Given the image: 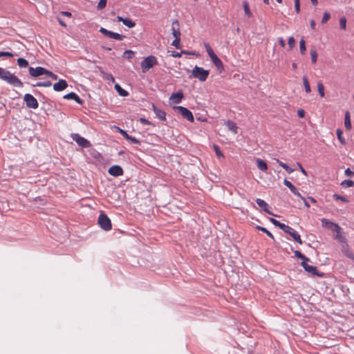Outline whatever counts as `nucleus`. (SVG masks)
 Instances as JSON below:
<instances>
[{"label": "nucleus", "instance_id": "obj_58", "mask_svg": "<svg viewBox=\"0 0 354 354\" xmlns=\"http://www.w3.org/2000/svg\"><path fill=\"white\" fill-rule=\"evenodd\" d=\"M295 256L297 257L298 259L302 258L303 254L299 252V250L294 251Z\"/></svg>", "mask_w": 354, "mask_h": 354}, {"label": "nucleus", "instance_id": "obj_39", "mask_svg": "<svg viewBox=\"0 0 354 354\" xmlns=\"http://www.w3.org/2000/svg\"><path fill=\"white\" fill-rule=\"evenodd\" d=\"M256 228L258 229L259 230L266 233L270 238L274 239L272 234L270 231H268L266 228H265L263 227L259 226V225H257L256 227Z\"/></svg>", "mask_w": 354, "mask_h": 354}, {"label": "nucleus", "instance_id": "obj_9", "mask_svg": "<svg viewBox=\"0 0 354 354\" xmlns=\"http://www.w3.org/2000/svg\"><path fill=\"white\" fill-rule=\"evenodd\" d=\"M301 266L304 268V270L312 276L323 277L324 273L318 271L317 268L313 266H310L306 262H301Z\"/></svg>", "mask_w": 354, "mask_h": 354}, {"label": "nucleus", "instance_id": "obj_28", "mask_svg": "<svg viewBox=\"0 0 354 354\" xmlns=\"http://www.w3.org/2000/svg\"><path fill=\"white\" fill-rule=\"evenodd\" d=\"M277 162H278V164L281 167H283L284 169H286V171L288 173V174H291L294 171V169L290 168L287 164L280 161L278 159H276Z\"/></svg>", "mask_w": 354, "mask_h": 354}, {"label": "nucleus", "instance_id": "obj_20", "mask_svg": "<svg viewBox=\"0 0 354 354\" xmlns=\"http://www.w3.org/2000/svg\"><path fill=\"white\" fill-rule=\"evenodd\" d=\"M341 250L343 252L344 254H345L346 257L353 259V254L349 250L348 245L346 243V241L345 242L342 243V248Z\"/></svg>", "mask_w": 354, "mask_h": 354}, {"label": "nucleus", "instance_id": "obj_43", "mask_svg": "<svg viewBox=\"0 0 354 354\" xmlns=\"http://www.w3.org/2000/svg\"><path fill=\"white\" fill-rule=\"evenodd\" d=\"M213 148L215 151V153L216 154V156L218 158H224V156H223V153L221 152V151L220 150V148L218 145H214Z\"/></svg>", "mask_w": 354, "mask_h": 354}, {"label": "nucleus", "instance_id": "obj_59", "mask_svg": "<svg viewBox=\"0 0 354 354\" xmlns=\"http://www.w3.org/2000/svg\"><path fill=\"white\" fill-rule=\"evenodd\" d=\"M140 122L144 124H151V122L149 120H147V119H145L144 118H140Z\"/></svg>", "mask_w": 354, "mask_h": 354}, {"label": "nucleus", "instance_id": "obj_13", "mask_svg": "<svg viewBox=\"0 0 354 354\" xmlns=\"http://www.w3.org/2000/svg\"><path fill=\"white\" fill-rule=\"evenodd\" d=\"M109 174L113 176L118 177L123 175V169L119 165L111 166L108 171Z\"/></svg>", "mask_w": 354, "mask_h": 354}, {"label": "nucleus", "instance_id": "obj_62", "mask_svg": "<svg viewBox=\"0 0 354 354\" xmlns=\"http://www.w3.org/2000/svg\"><path fill=\"white\" fill-rule=\"evenodd\" d=\"M299 197L304 202L305 206H306L307 207H310L309 203L303 196L301 195V196Z\"/></svg>", "mask_w": 354, "mask_h": 354}, {"label": "nucleus", "instance_id": "obj_6", "mask_svg": "<svg viewBox=\"0 0 354 354\" xmlns=\"http://www.w3.org/2000/svg\"><path fill=\"white\" fill-rule=\"evenodd\" d=\"M173 109L176 111H178V112L185 119H187L188 121L193 122L194 120V115L192 113L187 109L185 107L181 106H174Z\"/></svg>", "mask_w": 354, "mask_h": 354}, {"label": "nucleus", "instance_id": "obj_33", "mask_svg": "<svg viewBox=\"0 0 354 354\" xmlns=\"http://www.w3.org/2000/svg\"><path fill=\"white\" fill-rule=\"evenodd\" d=\"M310 57H311V61L313 64H315L317 62L318 54L315 49L310 50Z\"/></svg>", "mask_w": 354, "mask_h": 354}, {"label": "nucleus", "instance_id": "obj_38", "mask_svg": "<svg viewBox=\"0 0 354 354\" xmlns=\"http://www.w3.org/2000/svg\"><path fill=\"white\" fill-rule=\"evenodd\" d=\"M317 90L321 97L324 96V86L321 82L317 83Z\"/></svg>", "mask_w": 354, "mask_h": 354}, {"label": "nucleus", "instance_id": "obj_11", "mask_svg": "<svg viewBox=\"0 0 354 354\" xmlns=\"http://www.w3.org/2000/svg\"><path fill=\"white\" fill-rule=\"evenodd\" d=\"M28 72L32 77H37L42 75H46L47 70L41 66L36 68L29 67Z\"/></svg>", "mask_w": 354, "mask_h": 354}, {"label": "nucleus", "instance_id": "obj_51", "mask_svg": "<svg viewBox=\"0 0 354 354\" xmlns=\"http://www.w3.org/2000/svg\"><path fill=\"white\" fill-rule=\"evenodd\" d=\"M46 75L52 78L53 80H57L58 78V76L56 74H54L53 73L48 70Z\"/></svg>", "mask_w": 354, "mask_h": 354}, {"label": "nucleus", "instance_id": "obj_50", "mask_svg": "<svg viewBox=\"0 0 354 354\" xmlns=\"http://www.w3.org/2000/svg\"><path fill=\"white\" fill-rule=\"evenodd\" d=\"M295 40L292 37H289L288 39V46L290 49H292L295 46Z\"/></svg>", "mask_w": 354, "mask_h": 354}, {"label": "nucleus", "instance_id": "obj_27", "mask_svg": "<svg viewBox=\"0 0 354 354\" xmlns=\"http://www.w3.org/2000/svg\"><path fill=\"white\" fill-rule=\"evenodd\" d=\"M303 84L305 88V91L306 93H309L311 91L310 86L308 80V77L306 76H303L302 77Z\"/></svg>", "mask_w": 354, "mask_h": 354}, {"label": "nucleus", "instance_id": "obj_17", "mask_svg": "<svg viewBox=\"0 0 354 354\" xmlns=\"http://www.w3.org/2000/svg\"><path fill=\"white\" fill-rule=\"evenodd\" d=\"M64 98L66 100H73L80 104H82L83 103V100L75 93L73 92H71L65 95Z\"/></svg>", "mask_w": 354, "mask_h": 354}, {"label": "nucleus", "instance_id": "obj_47", "mask_svg": "<svg viewBox=\"0 0 354 354\" xmlns=\"http://www.w3.org/2000/svg\"><path fill=\"white\" fill-rule=\"evenodd\" d=\"M339 26L340 28L345 30L346 27V19L345 17H342L339 20Z\"/></svg>", "mask_w": 354, "mask_h": 354}, {"label": "nucleus", "instance_id": "obj_35", "mask_svg": "<svg viewBox=\"0 0 354 354\" xmlns=\"http://www.w3.org/2000/svg\"><path fill=\"white\" fill-rule=\"evenodd\" d=\"M51 82L50 81L46 82H38L37 84H34L33 86H38V87H49L51 86Z\"/></svg>", "mask_w": 354, "mask_h": 354}, {"label": "nucleus", "instance_id": "obj_14", "mask_svg": "<svg viewBox=\"0 0 354 354\" xmlns=\"http://www.w3.org/2000/svg\"><path fill=\"white\" fill-rule=\"evenodd\" d=\"M256 202H257V205L260 207H261L264 212H266V213H268L270 215L274 216H277V215L274 214L272 212L269 211L270 206L263 200H262L261 198H257L256 200Z\"/></svg>", "mask_w": 354, "mask_h": 354}, {"label": "nucleus", "instance_id": "obj_45", "mask_svg": "<svg viewBox=\"0 0 354 354\" xmlns=\"http://www.w3.org/2000/svg\"><path fill=\"white\" fill-rule=\"evenodd\" d=\"M333 198L335 200H340L344 203H348V200L344 197V196H340L339 194H335L333 196Z\"/></svg>", "mask_w": 354, "mask_h": 354}, {"label": "nucleus", "instance_id": "obj_1", "mask_svg": "<svg viewBox=\"0 0 354 354\" xmlns=\"http://www.w3.org/2000/svg\"><path fill=\"white\" fill-rule=\"evenodd\" d=\"M0 79L14 86H23V82L17 76L1 67H0Z\"/></svg>", "mask_w": 354, "mask_h": 354}, {"label": "nucleus", "instance_id": "obj_25", "mask_svg": "<svg viewBox=\"0 0 354 354\" xmlns=\"http://www.w3.org/2000/svg\"><path fill=\"white\" fill-rule=\"evenodd\" d=\"M243 6L245 15L248 18L252 17V12L250 11V7H249V4H248V2L247 1H244L243 2Z\"/></svg>", "mask_w": 354, "mask_h": 354}, {"label": "nucleus", "instance_id": "obj_8", "mask_svg": "<svg viewBox=\"0 0 354 354\" xmlns=\"http://www.w3.org/2000/svg\"><path fill=\"white\" fill-rule=\"evenodd\" d=\"M71 138L74 141H75L78 144V145H80L82 147L88 148L91 146V144L88 140L82 137L78 133H73L71 135Z\"/></svg>", "mask_w": 354, "mask_h": 354}, {"label": "nucleus", "instance_id": "obj_32", "mask_svg": "<svg viewBox=\"0 0 354 354\" xmlns=\"http://www.w3.org/2000/svg\"><path fill=\"white\" fill-rule=\"evenodd\" d=\"M123 24L129 28H133L136 26V23L129 18H124Z\"/></svg>", "mask_w": 354, "mask_h": 354}, {"label": "nucleus", "instance_id": "obj_40", "mask_svg": "<svg viewBox=\"0 0 354 354\" xmlns=\"http://www.w3.org/2000/svg\"><path fill=\"white\" fill-rule=\"evenodd\" d=\"M341 185L342 187H351L354 185V182L352 180H344L342 182Z\"/></svg>", "mask_w": 354, "mask_h": 354}, {"label": "nucleus", "instance_id": "obj_15", "mask_svg": "<svg viewBox=\"0 0 354 354\" xmlns=\"http://www.w3.org/2000/svg\"><path fill=\"white\" fill-rule=\"evenodd\" d=\"M172 35L176 39H180V31L179 30V23L178 20H175L172 23Z\"/></svg>", "mask_w": 354, "mask_h": 354}, {"label": "nucleus", "instance_id": "obj_22", "mask_svg": "<svg viewBox=\"0 0 354 354\" xmlns=\"http://www.w3.org/2000/svg\"><path fill=\"white\" fill-rule=\"evenodd\" d=\"M225 124L230 131H232L234 133H237L238 127L235 122L229 120L225 122Z\"/></svg>", "mask_w": 354, "mask_h": 354}, {"label": "nucleus", "instance_id": "obj_23", "mask_svg": "<svg viewBox=\"0 0 354 354\" xmlns=\"http://www.w3.org/2000/svg\"><path fill=\"white\" fill-rule=\"evenodd\" d=\"M344 126L346 130H350L352 127L351 122L350 113L348 111H346L345 113Z\"/></svg>", "mask_w": 354, "mask_h": 354}, {"label": "nucleus", "instance_id": "obj_31", "mask_svg": "<svg viewBox=\"0 0 354 354\" xmlns=\"http://www.w3.org/2000/svg\"><path fill=\"white\" fill-rule=\"evenodd\" d=\"M337 139L339 140V141L342 144V145H345L346 144V140L344 139V138L343 137L342 134H343V131L342 129H337Z\"/></svg>", "mask_w": 354, "mask_h": 354}, {"label": "nucleus", "instance_id": "obj_24", "mask_svg": "<svg viewBox=\"0 0 354 354\" xmlns=\"http://www.w3.org/2000/svg\"><path fill=\"white\" fill-rule=\"evenodd\" d=\"M115 89L120 96L127 97L129 95V93L123 89L118 84L115 85Z\"/></svg>", "mask_w": 354, "mask_h": 354}, {"label": "nucleus", "instance_id": "obj_3", "mask_svg": "<svg viewBox=\"0 0 354 354\" xmlns=\"http://www.w3.org/2000/svg\"><path fill=\"white\" fill-rule=\"evenodd\" d=\"M158 64L157 59L153 55H149L145 58L140 63L142 72L145 73L150 68Z\"/></svg>", "mask_w": 354, "mask_h": 354}, {"label": "nucleus", "instance_id": "obj_26", "mask_svg": "<svg viewBox=\"0 0 354 354\" xmlns=\"http://www.w3.org/2000/svg\"><path fill=\"white\" fill-rule=\"evenodd\" d=\"M257 167L259 168V169H260L261 171H265L268 169V166H267L266 162L261 159H257Z\"/></svg>", "mask_w": 354, "mask_h": 354}, {"label": "nucleus", "instance_id": "obj_42", "mask_svg": "<svg viewBox=\"0 0 354 354\" xmlns=\"http://www.w3.org/2000/svg\"><path fill=\"white\" fill-rule=\"evenodd\" d=\"M133 55H134V52L131 50H126L123 54V57L128 59H131Z\"/></svg>", "mask_w": 354, "mask_h": 354}, {"label": "nucleus", "instance_id": "obj_53", "mask_svg": "<svg viewBox=\"0 0 354 354\" xmlns=\"http://www.w3.org/2000/svg\"><path fill=\"white\" fill-rule=\"evenodd\" d=\"M127 140L131 141L132 143L134 144H140V141L137 138L132 137L131 136H129Z\"/></svg>", "mask_w": 354, "mask_h": 354}, {"label": "nucleus", "instance_id": "obj_64", "mask_svg": "<svg viewBox=\"0 0 354 354\" xmlns=\"http://www.w3.org/2000/svg\"><path fill=\"white\" fill-rule=\"evenodd\" d=\"M315 26H316V24H315V20H311L310 21V27H311V28L314 30L315 28Z\"/></svg>", "mask_w": 354, "mask_h": 354}, {"label": "nucleus", "instance_id": "obj_63", "mask_svg": "<svg viewBox=\"0 0 354 354\" xmlns=\"http://www.w3.org/2000/svg\"><path fill=\"white\" fill-rule=\"evenodd\" d=\"M300 259L302 260V262L307 263L308 261H310L309 258L306 257L304 254L302 255V258H300Z\"/></svg>", "mask_w": 354, "mask_h": 354}, {"label": "nucleus", "instance_id": "obj_16", "mask_svg": "<svg viewBox=\"0 0 354 354\" xmlns=\"http://www.w3.org/2000/svg\"><path fill=\"white\" fill-rule=\"evenodd\" d=\"M68 86V84L64 80H59L58 82L54 84L53 89L55 91H62L66 88Z\"/></svg>", "mask_w": 354, "mask_h": 354}, {"label": "nucleus", "instance_id": "obj_5", "mask_svg": "<svg viewBox=\"0 0 354 354\" xmlns=\"http://www.w3.org/2000/svg\"><path fill=\"white\" fill-rule=\"evenodd\" d=\"M97 223L101 228L105 231H109L112 228L110 218L104 213L100 214Z\"/></svg>", "mask_w": 354, "mask_h": 354}, {"label": "nucleus", "instance_id": "obj_30", "mask_svg": "<svg viewBox=\"0 0 354 354\" xmlns=\"http://www.w3.org/2000/svg\"><path fill=\"white\" fill-rule=\"evenodd\" d=\"M17 64L20 68H26L28 66V62L24 58H18Z\"/></svg>", "mask_w": 354, "mask_h": 354}, {"label": "nucleus", "instance_id": "obj_2", "mask_svg": "<svg viewBox=\"0 0 354 354\" xmlns=\"http://www.w3.org/2000/svg\"><path fill=\"white\" fill-rule=\"evenodd\" d=\"M205 48L212 63L216 67L219 73H221L223 71H224V67L222 61L215 54L213 49L211 48L210 45L208 43H205Z\"/></svg>", "mask_w": 354, "mask_h": 354}, {"label": "nucleus", "instance_id": "obj_52", "mask_svg": "<svg viewBox=\"0 0 354 354\" xmlns=\"http://www.w3.org/2000/svg\"><path fill=\"white\" fill-rule=\"evenodd\" d=\"M13 57V54L10 53V52L2 51V52H0V57Z\"/></svg>", "mask_w": 354, "mask_h": 354}, {"label": "nucleus", "instance_id": "obj_12", "mask_svg": "<svg viewBox=\"0 0 354 354\" xmlns=\"http://www.w3.org/2000/svg\"><path fill=\"white\" fill-rule=\"evenodd\" d=\"M322 225L323 227H326L332 231H337L339 230H342L338 224L333 223L332 221H330L329 220H328L326 218L322 219Z\"/></svg>", "mask_w": 354, "mask_h": 354}, {"label": "nucleus", "instance_id": "obj_56", "mask_svg": "<svg viewBox=\"0 0 354 354\" xmlns=\"http://www.w3.org/2000/svg\"><path fill=\"white\" fill-rule=\"evenodd\" d=\"M344 174L346 176H352L354 175V172L353 171H351L349 168H347L344 171Z\"/></svg>", "mask_w": 354, "mask_h": 354}, {"label": "nucleus", "instance_id": "obj_60", "mask_svg": "<svg viewBox=\"0 0 354 354\" xmlns=\"http://www.w3.org/2000/svg\"><path fill=\"white\" fill-rule=\"evenodd\" d=\"M297 165L299 166V169L300 171L306 176H307V172L304 169V167H302V165L299 163V162H297Z\"/></svg>", "mask_w": 354, "mask_h": 354}, {"label": "nucleus", "instance_id": "obj_18", "mask_svg": "<svg viewBox=\"0 0 354 354\" xmlns=\"http://www.w3.org/2000/svg\"><path fill=\"white\" fill-rule=\"evenodd\" d=\"M153 111L156 116L161 120H166V112L162 109L157 108L154 104L152 105Z\"/></svg>", "mask_w": 354, "mask_h": 354}, {"label": "nucleus", "instance_id": "obj_7", "mask_svg": "<svg viewBox=\"0 0 354 354\" xmlns=\"http://www.w3.org/2000/svg\"><path fill=\"white\" fill-rule=\"evenodd\" d=\"M24 100L26 104V106L31 109H37L39 106V104L36 98L32 95L31 94L27 93L25 94L24 97Z\"/></svg>", "mask_w": 354, "mask_h": 354}, {"label": "nucleus", "instance_id": "obj_44", "mask_svg": "<svg viewBox=\"0 0 354 354\" xmlns=\"http://www.w3.org/2000/svg\"><path fill=\"white\" fill-rule=\"evenodd\" d=\"M111 38L116 39V40L121 41V40H123L124 38H125V36L120 35L119 33H117V32H113Z\"/></svg>", "mask_w": 354, "mask_h": 354}, {"label": "nucleus", "instance_id": "obj_19", "mask_svg": "<svg viewBox=\"0 0 354 354\" xmlns=\"http://www.w3.org/2000/svg\"><path fill=\"white\" fill-rule=\"evenodd\" d=\"M183 98V93L182 91H178L175 93H172L170 96L169 99L173 102V103L178 104L181 102Z\"/></svg>", "mask_w": 354, "mask_h": 354}, {"label": "nucleus", "instance_id": "obj_36", "mask_svg": "<svg viewBox=\"0 0 354 354\" xmlns=\"http://www.w3.org/2000/svg\"><path fill=\"white\" fill-rule=\"evenodd\" d=\"M182 54H186V55H192V53H189L185 50H183L180 53L176 52V51H171V55L174 57H181Z\"/></svg>", "mask_w": 354, "mask_h": 354}, {"label": "nucleus", "instance_id": "obj_46", "mask_svg": "<svg viewBox=\"0 0 354 354\" xmlns=\"http://www.w3.org/2000/svg\"><path fill=\"white\" fill-rule=\"evenodd\" d=\"M106 2H107V0H100V1L98 2L97 6V9L102 10V9L106 7Z\"/></svg>", "mask_w": 354, "mask_h": 354}, {"label": "nucleus", "instance_id": "obj_29", "mask_svg": "<svg viewBox=\"0 0 354 354\" xmlns=\"http://www.w3.org/2000/svg\"><path fill=\"white\" fill-rule=\"evenodd\" d=\"M336 232V234L335 236V239H337L339 242L341 243L343 242H345L346 241L345 236H344L341 233V230L335 231Z\"/></svg>", "mask_w": 354, "mask_h": 354}, {"label": "nucleus", "instance_id": "obj_4", "mask_svg": "<svg viewBox=\"0 0 354 354\" xmlns=\"http://www.w3.org/2000/svg\"><path fill=\"white\" fill-rule=\"evenodd\" d=\"M209 74V71L208 70H205L203 68L198 66H196L192 71V76L199 80L201 82H205L207 79Z\"/></svg>", "mask_w": 354, "mask_h": 354}, {"label": "nucleus", "instance_id": "obj_49", "mask_svg": "<svg viewBox=\"0 0 354 354\" xmlns=\"http://www.w3.org/2000/svg\"><path fill=\"white\" fill-rule=\"evenodd\" d=\"M172 45L176 48H180V39L175 38L172 42Z\"/></svg>", "mask_w": 354, "mask_h": 354}, {"label": "nucleus", "instance_id": "obj_10", "mask_svg": "<svg viewBox=\"0 0 354 354\" xmlns=\"http://www.w3.org/2000/svg\"><path fill=\"white\" fill-rule=\"evenodd\" d=\"M285 233L290 235L292 239L299 244H302V241L301 239L300 235L294 230L291 227L286 225L285 224V227L281 229Z\"/></svg>", "mask_w": 354, "mask_h": 354}, {"label": "nucleus", "instance_id": "obj_54", "mask_svg": "<svg viewBox=\"0 0 354 354\" xmlns=\"http://www.w3.org/2000/svg\"><path fill=\"white\" fill-rule=\"evenodd\" d=\"M295 8L297 13H299L300 11V3L299 0H295Z\"/></svg>", "mask_w": 354, "mask_h": 354}, {"label": "nucleus", "instance_id": "obj_55", "mask_svg": "<svg viewBox=\"0 0 354 354\" xmlns=\"http://www.w3.org/2000/svg\"><path fill=\"white\" fill-rule=\"evenodd\" d=\"M117 129H118V131L121 133V135H122L126 139L128 138V136H129L126 131L119 128V127H117Z\"/></svg>", "mask_w": 354, "mask_h": 354}, {"label": "nucleus", "instance_id": "obj_48", "mask_svg": "<svg viewBox=\"0 0 354 354\" xmlns=\"http://www.w3.org/2000/svg\"><path fill=\"white\" fill-rule=\"evenodd\" d=\"M330 18V15L328 12H325L324 13V15H323V17L322 19V24L326 23L329 20Z\"/></svg>", "mask_w": 354, "mask_h": 354}, {"label": "nucleus", "instance_id": "obj_21", "mask_svg": "<svg viewBox=\"0 0 354 354\" xmlns=\"http://www.w3.org/2000/svg\"><path fill=\"white\" fill-rule=\"evenodd\" d=\"M283 184L288 187L290 191L296 196H301L300 193L298 192L297 189L295 185L292 184V183L289 180H288L286 178L283 180Z\"/></svg>", "mask_w": 354, "mask_h": 354}, {"label": "nucleus", "instance_id": "obj_34", "mask_svg": "<svg viewBox=\"0 0 354 354\" xmlns=\"http://www.w3.org/2000/svg\"><path fill=\"white\" fill-rule=\"evenodd\" d=\"M270 221L272 224H274L275 226L279 227L281 230L283 227H285V224L284 223H282L279 222V221L276 220L275 218H270Z\"/></svg>", "mask_w": 354, "mask_h": 354}, {"label": "nucleus", "instance_id": "obj_41", "mask_svg": "<svg viewBox=\"0 0 354 354\" xmlns=\"http://www.w3.org/2000/svg\"><path fill=\"white\" fill-rule=\"evenodd\" d=\"M100 32L102 34H103L104 35L107 36V37H110V38H111L112 35H113V32H112V31H110V30H106V28H100Z\"/></svg>", "mask_w": 354, "mask_h": 354}, {"label": "nucleus", "instance_id": "obj_61", "mask_svg": "<svg viewBox=\"0 0 354 354\" xmlns=\"http://www.w3.org/2000/svg\"><path fill=\"white\" fill-rule=\"evenodd\" d=\"M278 41L279 43V44L281 45V47H284L285 46V41L283 40V39L282 37H279L278 39Z\"/></svg>", "mask_w": 354, "mask_h": 354}, {"label": "nucleus", "instance_id": "obj_57", "mask_svg": "<svg viewBox=\"0 0 354 354\" xmlns=\"http://www.w3.org/2000/svg\"><path fill=\"white\" fill-rule=\"evenodd\" d=\"M297 114L299 118H304L305 116V111L303 109H299L297 111Z\"/></svg>", "mask_w": 354, "mask_h": 354}, {"label": "nucleus", "instance_id": "obj_37", "mask_svg": "<svg viewBox=\"0 0 354 354\" xmlns=\"http://www.w3.org/2000/svg\"><path fill=\"white\" fill-rule=\"evenodd\" d=\"M306 50V41L304 39H301L299 41V50L301 54L304 55L305 53Z\"/></svg>", "mask_w": 354, "mask_h": 354}]
</instances>
